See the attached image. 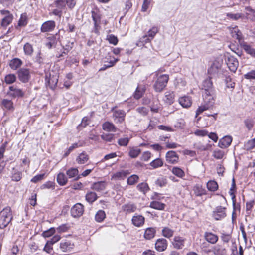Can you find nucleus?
<instances>
[{"mask_svg": "<svg viewBox=\"0 0 255 255\" xmlns=\"http://www.w3.org/2000/svg\"><path fill=\"white\" fill-rule=\"evenodd\" d=\"M13 218L11 208L7 206L0 212V229H3L8 226Z\"/></svg>", "mask_w": 255, "mask_h": 255, "instance_id": "f257e3e1", "label": "nucleus"}, {"mask_svg": "<svg viewBox=\"0 0 255 255\" xmlns=\"http://www.w3.org/2000/svg\"><path fill=\"white\" fill-rule=\"evenodd\" d=\"M204 103L199 106L196 111V116L202 113L204 111L211 109L215 103V97L203 96Z\"/></svg>", "mask_w": 255, "mask_h": 255, "instance_id": "f03ea898", "label": "nucleus"}, {"mask_svg": "<svg viewBox=\"0 0 255 255\" xmlns=\"http://www.w3.org/2000/svg\"><path fill=\"white\" fill-rule=\"evenodd\" d=\"M203 96L215 97V91L210 77L205 79L202 83Z\"/></svg>", "mask_w": 255, "mask_h": 255, "instance_id": "7ed1b4c3", "label": "nucleus"}, {"mask_svg": "<svg viewBox=\"0 0 255 255\" xmlns=\"http://www.w3.org/2000/svg\"><path fill=\"white\" fill-rule=\"evenodd\" d=\"M169 80V76L167 74L160 75L158 77L155 82L153 88L156 92H161L166 86Z\"/></svg>", "mask_w": 255, "mask_h": 255, "instance_id": "20e7f679", "label": "nucleus"}, {"mask_svg": "<svg viewBox=\"0 0 255 255\" xmlns=\"http://www.w3.org/2000/svg\"><path fill=\"white\" fill-rule=\"evenodd\" d=\"M25 92L19 88L17 85H12L9 87L7 95L13 99H20L24 97Z\"/></svg>", "mask_w": 255, "mask_h": 255, "instance_id": "39448f33", "label": "nucleus"}, {"mask_svg": "<svg viewBox=\"0 0 255 255\" xmlns=\"http://www.w3.org/2000/svg\"><path fill=\"white\" fill-rule=\"evenodd\" d=\"M58 81V75L52 72H48L45 74V82L51 89H54Z\"/></svg>", "mask_w": 255, "mask_h": 255, "instance_id": "423d86ee", "label": "nucleus"}, {"mask_svg": "<svg viewBox=\"0 0 255 255\" xmlns=\"http://www.w3.org/2000/svg\"><path fill=\"white\" fill-rule=\"evenodd\" d=\"M111 111L113 112V118L116 123L122 124L125 121L126 113L124 110H115V108H113Z\"/></svg>", "mask_w": 255, "mask_h": 255, "instance_id": "0eeeda50", "label": "nucleus"}, {"mask_svg": "<svg viewBox=\"0 0 255 255\" xmlns=\"http://www.w3.org/2000/svg\"><path fill=\"white\" fill-rule=\"evenodd\" d=\"M18 79L22 83H25L29 81L31 78L29 69L27 68H20L17 71Z\"/></svg>", "mask_w": 255, "mask_h": 255, "instance_id": "6e6552de", "label": "nucleus"}, {"mask_svg": "<svg viewBox=\"0 0 255 255\" xmlns=\"http://www.w3.org/2000/svg\"><path fill=\"white\" fill-rule=\"evenodd\" d=\"M1 14L4 16L1 20V25L2 27L5 28L12 22L13 16L8 10H1Z\"/></svg>", "mask_w": 255, "mask_h": 255, "instance_id": "1a4fd4ad", "label": "nucleus"}, {"mask_svg": "<svg viewBox=\"0 0 255 255\" xmlns=\"http://www.w3.org/2000/svg\"><path fill=\"white\" fill-rule=\"evenodd\" d=\"M225 207L221 206H217L213 212V217L216 220H221L226 216Z\"/></svg>", "mask_w": 255, "mask_h": 255, "instance_id": "9d476101", "label": "nucleus"}, {"mask_svg": "<svg viewBox=\"0 0 255 255\" xmlns=\"http://www.w3.org/2000/svg\"><path fill=\"white\" fill-rule=\"evenodd\" d=\"M84 211V206L81 203H76L71 209V215L74 218H78L83 215Z\"/></svg>", "mask_w": 255, "mask_h": 255, "instance_id": "9b49d317", "label": "nucleus"}, {"mask_svg": "<svg viewBox=\"0 0 255 255\" xmlns=\"http://www.w3.org/2000/svg\"><path fill=\"white\" fill-rule=\"evenodd\" d=\"M56 23L53 20L44 22L41 25L40 30L42 33L52 31L55 28Z\"/></svg>", "mask_w": 255, "mask_h": 255, "instance_id": "f8f14e48", "label": "nucleus"}, {"mask_svg": "<svg viewBox=\"0 0 255 255\" xmlns=\"http://www.w3.org/2000/svg\"><path fill=\"white\" fill-rule=\"evenodd\" d=\"M227 64L231 72L235 73L239 66L238 59L233 56H230L228 57Z\"/></svg>", "mask_w": 255, "mask_h": 255, "instance_id": "ddd939ff", "label": "nucleus"}, {"mask_svg": "<svg viewBox=\"0 0 255 255\" xmlns=\"http://www.w3.org/2000/svg\"><path fill=\"white\" fill-rule=\"evenodd\" d=\"M166 160L170 164H175L178 162L179 156L174 151H169L166 154Z\"/></svg>", "mask_w": 255, "mask_h": 255, "instance_id": "4468645a", "label": "nucleus"}, {"mask_svg": "<svg viewBox=\"0 0 255 255\" xmlns=\"http://www.w3.org/2000/svg\"><path fill=\"white\" fill-rule=\"evenodd\" d=\"M168 245L167 240L164 238H160L156 240L155 246V249L158 252H163L165 251Z\"/></svg>", "mask_w": 255, "mask_h": 255, "instance_id": "2eb2a0df", "label": "nucleus"}, {"mask_svg": "<svg viewBox=\"0 0 255 255\" xmlns=\"http://www.w3.org/2000/svg\"><path fill=\"white\" fill-rule=\"evenodd\" d=\"M232 141V138L231 136H225L219 140V146L221 148H225L229 147Z\"/></svg>", "mask_w": 255, "mask_h": 255, "instance_id": "dca6fc26", "label": "nucleus"}, {"mask_svg": "<svg viewBox=\"0 0 255 255\" xmlns=\"http://www.w3.org/2000/svg\"><path fill=\"white\" fill-rule=\"evenodd\" d=\"M145 218L143 216L139 215H135L132 218L133 224L136 227H141L144 223Z\"/></svg>", "mask_w": 255, "mask_h": 255, "instance_id": "f3484780", "label": "nucleus"}, {"mask_svg": "<svg viewBox=\"0 0 255 255\" xmlns=\"http://www.w3.org/2000/svg\"><path fill=\"white\" fill-rule=\"evenodd\" d=\"M185 240L180 236H175L174 238L173 245L174 247L177 249H181L184 246Z\"/></svg>", "mask_w": 255, "mask_h": 255, "instance_id": "a211bd4d", "label": "nucleus"}, {"mask_svg": "<svg viewBox=\"0 0 255 255\" xmlns=\"http://www.w3.org/2000/svg\"><path fill=\"white\" fill-rule=\"evenodd\" d=\"M204 238L207 242L212 244L216 243L218 240V236L211 232H206L204 234Z\"/></svg>", "mask_w": 255, "mask_h": 255, "instance_id": "6ab92c4d", "label": "nucleus"}, {"mask_svg": "<svg viewBox=\"0 0 255 255\" xmlns=\"http://www.w3.org/2000/svg\"><path fill=\"white\" fill-rule=\"evenodd\" d=\"M78 170L76 168H71L68 170L66 172V174L69 178H74V180L77 181L80 178V176L78 175Z\"/></svg>", "mask_w": 255, "mask_h": 255, "instance_id": "aec40b11", "label": "nucleus"}, {"mask_svg": "<svg viewBox=\"0 0 255 255\" xmlns=\"http://www.w3.org/2000/svg\"><path fill=\"white\" fill-rule=\"evenodd\" d=\"M106 187V183L104 181H99L92 184L91 189L98 192L104 190Z\"/></svg>", "mask_w": 255, "mask_h": 255, "instance_id": "412c9836", "label": "nucleus"}, {"mask_svg": "<svg viewBox=\"0 0 255 255\" xmlns=\"http://www.w3.org/2000/svg\"><path fill=\"white\" fill-rule=\"evenodd\" d=\"M122 208L126 214H129L135 212L137 209V207L134 204L128 203L123 205Z\"/></svg>", "mask_w": 255, "mask_h": 255, "instance_id": "4be33fe9", "label": "nucleus"}, {"mask_svg": "<svg viewBox=\"0 0 255 255\" xmlns=\"http://www.w3.org/2000/svg\"><path fill=\"white\" fill-rule=\"evenodd\" d=\"M179 103L184 108H188L192 105L191 99L188 96H183L180 98Z\"/></svg>", "mask_w": 255, "mask_h": 255, "instance_id": "5701e85b", "label": "nucleus"}, {"mask_svg": "<svg viewBox=\"0 0 255 255\" xmlns=\"http://www.w3.org/2000/svg\"><path fill=\"white\" fill-rule=\"evenodd\" d=\"M174 94L173 92L167 91L165 93L164 101L168 105H171L174 101Z\"/></svg>", "mask_w": 255, "mask_h": 255, "instance_id": "b1692460", "label": "nucleus"}, {"mask_svg": "<svg viewBox=\"0 0 255 255\" xmlns=\"http://www.w3.org/2000/svg\"><path fill=\"white\" fill-rule=\"evenodd\" d=\"M221 67V64L218 62H214L210 68H209L208 70V72L209 74L210 75H215L216 74H218L219 72V70L220 69Z\"/></svg>", "mask_w": 255, "mask_h": 255, "instance_id": "393cba45", "label": "nucleus"}, {"mask_svg": "<svg viewBox=\"0 0 255 255\" xmlns=\"http://www.w3.org/2000/svg\"><path fill=\"white\" fill-rule=\"evenodd\" d=\"M102 128L104 130L108 132H116L117 128L113 123L109 122H106L102 125Z\"/></svg>", "mask_w": 255, "mask_h": 255, "instance_id": "a878e982", "label": "nucleus"}, {"mask_svg": "<svg viewBox=\"0 0 255 255\" xmlns=\"http://www.w3.org/2000/svg\"><path fill=\"white\" fill-rule=\"evenodd\" d=\"M22 61L18 58H14L10 60L9 66L13 70H16L22 65Z\"/></svg>", "mask_w": 255, "mask_h": 255, "instance_id": "bb28decb", "label": "nucleus"}, {"mask_svg": "<svg viewBox=\"0 0 255 255\" xmlns=\"http://www.w3.org/2000/svg\"><path fill=\"white\" fill-rule=\"evenodd\" d=\"M156 232L155 228H147L145 231L144 236L146 239L150 240L154 237Z\"/></svg>", "mask_w": 255, "mask_h": 255, "instance_id": "cd10ccee", "label": "nucleus"}, {"mask_svg": "<svg viewBox=\"0 0 255 255\" xmlns=\"http://www.w3.org/2000/svg\"><path fill=\"white\" fill-rule=\"evenodd\" d=\"M22 177V173L13 168L11 173V180L15 182L20 181Z\"/></svg>", "mask_w": 255, "mask_h": 255, "instance_id": "c85d7f7f", "label": "nucleus"}, {"mask_svg": "<svg viewBox=\"0 0 255 255\" xmlns=\"http://www.w3.org/2000/svg\"><path fill=\"white\" fill-rule=\"evenodd\" d=\"M193 191L196 196H201L206 194V191L199 184H196L193 188Z\"/></svg>", "mask_w": 255, "mask_h": 255, "instance_id": "c756f323", "label": "nucleus"}, {"mask_svg": "<svg viewBox=\"0 0 255 255\" xmlns=\"http://www.w3.org/2000/svg\"><path fill=\"white\" fill-rule=\"evenodd\" d=\"M213 252L215 255H225L226 254L225 248L219 245H217L214 247Z\"/></svg>", "mask_w": 255, "mask_h": 255, "instance_id": "7c9ffc66", "label": "nucleus"}, {"mask_svg": "<svg viewBox=\"0 0 255 255\" xmlns=\"http://www.w3.org/2000/svg\"><path fill=\"white\" fill-rule=\"evenodd\" d=\"M174 232V230L167 227H163L161 231L162 235L168 239L173 237Z\"/></svg>", "mask_w": 255, "mask_h": 255, "instance_id": "2f4dec72", "label": "nucleus"}, {"mask_svg": "<svg viewBox=\"0 0 255 255\" xmlns=\"http://www.w3.org/2000/svg\"><path fill=\"white\" fill-rule=\"evenodd\" d=\"M149 206L154 209L163 210H164L166 205L159 201H153L150 202Z\"/></svg>", "mask_w": 255, "mask_h": 255, "instance_id": "473e14b6", "label": "nucleus"}, {"mask_svg": "<svg viewBox=\"0 0 255 255\" xmlns=\"http://www.w3.org/2000/svg\"><path fill=\"white\" fill-rule=\"evenodd\" d=\"M57 182L60 186L66 185L68 182V179L66 175L63 173H59L57 176Z\"/></svg>", "mask_w": 255, "mask_h": 255, "instance_id": "72a5a7b5", "label": "nucleus"}, {"mask_svg": "<svg viewBox=\"0 0 255 255\" xmlns=\"http://www.w3.org/2000/svg\"><path fill=\"white\" fill-rule=\"evenodd\" d=\"M242 47L245 51L252 58H255V49L246 43L243 44Z\"/></svg>", "mask_w": 255, "mask_h": 255, "instance_id": "f704fd0d", "label": "nucleus"}, {"mask_svg": "<svg viewBox=\"0 0 255 255\" xmlns=\"http://www.w3.org/2000/svg\"><path fill=\"white\" fill-rule=\"evenodd\" d=\"M66 5V0H55L51 6L62 10L65 8Z\"/></svg>", "mask_w": 255, "mask_h": 255, "instance_id": "c9c22d12", "label": "nucleus"}, {"mask_svg": "<svg viewBox=\"0 0 255 255\" xmlns=\"http://www.w3.org/2000/svg\"><path fill=\"white\" fill-rule=\"evenodd\" d=\"M73 244L69 241L62 242L60 243V248L63 252H67L73 248Z\"/></svg>", "mask_w": 255, "mask_h": 255, "instance_id": "e433bc0d", "label": "nucleus"}, {"mask_svg": "<svg viewBox=\"0 0 255 255\" xmlns=\"http://www.w3.org/2000/svg\"><path fill=\"white\" fill-rule=\"evenodd\" d=\"M85 198L88 202L92 204L97 199L98 196L96 193L89 192L86 194Z\"/></svg>", "mask_w": 255, "mask_h": 255, "instance_id": "4c0bfd02", "label": "nucleus"}, {"mask_svg": "<svg viewBox=\"0 0 255 255\" xmlns=\"http://www.w3.org/2000/svg\"><path fill=\"white\" fill-rule=\"evenodd\" d=\"M47 40L45 45L48 49L55 47L57 44L56 38L54 36L47 38Z\"/></svg>", "mask_w": 255, "mask_h": 255, "instance_id": "58836bf2", "label": "nucleus"}, {"mask_svg": "<svg viewBox=\"0 0 255 255\" xmlns=\"http://www.w3.org/2000/svg\"><path fill=\"white\" fill-rule=\"evenodd\" d=\"M89 159L88 155L84 152L80 153L76 159V161L78 164H84Z\"/></svg>", "mask_w": 255, "mask_h": 255, "instance_id": "ea45409f", "label": "nucleus"}, {"mask_svg": "<svg viewBox=\"0 0 255 255\" xmlns=\"http://www.w3.org/2000/svg\"><path fill=\"white\" fill-rule=\"evenodd\" d=\"M2 106L8 110H13V103L10 100H8L6 99H4L2 101Z\"/></svg>", "mask_w": 255, "mask_h": 255, "instance_id": "a19ab883", "label": "nucleus"}, {"mask_svg": "<svg viewBox=\"0 0 255 255\" xmlns=\"http://www.w3.org/2000/svg\"><path fill=\"white\" fill-rule=\"evenodd\" d=\"M207 188L209 191L214 192L218 189V185L216 181L210 180L207 183Z\"/></svg>", "mask_w": 255, "mask_h": 255, "instance_id": "79ce46f5", "label": "nucleus"}, {"mask_svg": "<svg viewBox=\"0 0 255 255\" xmlns=\"http://www.w3.org/2000/svg\"><path fill=\"white\" fill-rule=\"evenodd\" d=\"M226 16L229 19L233 20H238L240 18H243L244 14L241 13H227Z\"/></svg>", "mask_w": 255, "mask_h": 255, "instance_id": "37998d69", "label": "nucleus"}, {"mask_svg": "<svg viewBox=\"0 0 255 255\" xmlns=\"http://www.w3.org/2000/svg\"><path fill=\"white\" fill-rule=\"evenodd\" d=\"M171 171L173 174L179 178H183L185 176V172L179 167H174Z\"/></svg>", "mask_w": 255, "mask_h": 255, "instance_id": "c03bdc74", "label": "nucleus"}, {"mask_svg": "<svg viewBox=\"0 0 255 255\" xmlns=\"http://www.w3.org/2000/svg\"><path fill=\"white\" fill-rule=\"evenodd\" d=\"M106 217L105 212L102 210H99L95 215V220L98 222H102Z\"/></svg>", "mask_w": 255, "mask_h": 255, "instance_id": "a18cd8bd", "label": "nucleus"}, {"mask_svg": "<svg viewBox=\"0 0 255 255\" xmlns=\"http://www.w3.org/2000/svg\"><path fill=\"white\" fill-rule=\"evenodd\" d=\"M163 165V162L160 158H156L150 162V165L152 167L153 169L157 168L162 166Z\"/></svg>", "mask_w": 255, "mask_h": 255, "instance_id": "49530a36", "label": "nucleus"}, {"mask_svg": "<svg viewBox=\"0 0 255 255\" xmlns=\"http://www.w3.org/2000/svg\"><path fill=\"white\" fill-rule=\"evenodd\" d=\"M23 50L25 55H31L33 52V49L32 45L29 43H26L23 47Z\"/></svg>", "mask_w": 255, "mask_h": 255, "instance_id": "de8ad7c7", "label": "nucleus"}, {"mask_svg": "<svg viewBox=\"0 0 255 255\" xmlns=\"http://www.w3.org/2000/svg\"><path fill=\"white\" fill-rule=\"evenodd\" d=\"M137 189L142 192L144 194H145L149 190V187L146 183H140L137 186Z\"/></svg>", "mask_w": 255, "mask_h": 255, "instance_id": "09e8293b", "label": "nucleus"}, {"mask_svg": "<svg viewBox=\"0 0 255 255\" xmlns=\"http://www.w3.org/2000/svg\"><path fill=\"white\" fill-rule=\"evenodd\" d=\"M16 79V76L13 74H9L5 76L4 81L7 84H11L14 83Z\"/></svg>", "mask_w": 255, "mask_h": 255, "instance_id": "8fccbe9b", "label": "nucleus"}, {"mask_svg": "<svg viewBox=\"0 0 255 255\" xmlns=\"http://www.w3.org/2000/svg\"><path fill=\"white\" fill-rule=\"evenodd\" d=\"M139 177L135 174H133L129 177L127 179V183L128 185H132L138 182Z\"/></svg>", "mask_w": 255, "mask_h": 255, "instance_id": "3c124183", "label": "nucleus"}, {"mask_svg": "<svg viewBox=\"0 0 255 255\" xmlns=\"http://www.w3.org/2000/svg\"><path fill=\"white\" fill-rule=\"evenodd\" d=\"M27 24V17L26 13L21 15L20 18L18 21V26H25Z\"/></svg>", "mask_w": 255, "mask_h": 255, "instance_id": "603ef678", "label": "nucleus"}, {"mask_svg": "<svg viewBox=\"0 0 255 255\" xmlns=\"http://www.w3.org/2000/svg\"><path fill=\"white\" fill-rule=\"evenodd\" d=\"M244 124L246 128L249 130H251L254 125V120L252 118H248L244 120Z\"/></svg>", "mask_w": 255, "mask_h": 255, "instance_id": "864d4df0", "label": "nucleus"}, {"mask_svg": "<svg viewBox=\"0 0 255 255\" xmlns=\"http://www.w3.org/2000/svg\"><path fill=\"white\" fill-rule=\"evenodd\" d=\"M151 40V39L147 35H145L143 36H142L139 40V41L137 43V45L139 46H143L145 43H147L149 42H150Z\"/></svg>", "mask_w": 255, "mask_h": 255, "instance_id": "5fc2aeb1", "label": "nucleus"}, {"mask_svg": "<svg viewBox=\"0 0 255 255\" xmlns=\"http://www.w3.org/2000/svg\"><path fill=\"white\" fill-rule=\"evenodd\" d=\"M225 155L224 151L221 150H216L213 152V156L217 159H221Z\"/></svg>", "mask_w": 255, "mask_h": 255, "instance_id": "6e6d98bb", "label": "nucleus"}, {"mask_svg": "<svg viewBox=\"0 0 255 255\" xmlns=\"http://www.w3.org/2000/svg\"><path fill=\"white\" fill-rule=\"evenodd\" d=\"M140 152L141 150L139 148H132L129 152V155L131 158H134L137 157Z\"/></svg>", "mask_w": 255, "mask_h": 255, "instance_id": "4d7b16f0", "label": "nucleus"}, {"mask_svg": "<svg viewBox=\"0 0 255 255\" xmlns=\"http://www.w3.org/2000/svg\"><path fill=\"white\" fill-rule=\"evenodd\" d=\"M158 29L157 27L154 26L148 31L147 36L151 39H153L155 34L158 32Z\"/></svg>", "mask_w": 255, "mask_h": 255, "instance_id": "13d9d810", "label": "nucleus"}, {"mask_svg": "<svg viewBox=\"0 0 255 255\" xmlns=\"http://www.w3.org/2000/svg\"><path fill=\"white\" fill-rule=\"evenodd\" d=\"M144 91L137 87L134 94V97L136 99H139L143 95Z\"/></svg>", "mask_w": 255, "mask_h": 255, "instance_id": "bf43d9fd", "label": "nucleus"}, {"mask_svg": "<svg viewBox=\"0 0 255 255\" xmlns=\"http://www.w3.org/2000/svg\"><path fill=\"white\" fill-rule=\"evenodd\" d=\"M107 40L110 44L116 45L118 42V38L113 34L109 35L107 37Z\"/></svg>", "mask_w": 255, "mask_h": 255, "instance_id": "052dcab7", "label": "nucleus"}, {"mask_svg": "<svg viewBox=\"0 0 255 255\" xmlns=\"http://www.w3.org/2000/svg\"><path fill=\"white\" fill-rule=\"evenodd\" d=\"M114 135L110 133H105L101 135V138L107 142H111L113 139Z\"/></svg>", "mask_w": 255, "mask_h": 255, "instance_id": "680f3d73", "label": "nucleus"}, {"mask_svg": "<svg viewBox=\"0 0 255 255\" xmlns=\"http://www.w3.org/2000/svg\"><path fill=\"white\" fill-rule=\"evenodd\" d=\"M7 144L8 142L7 141H5L0 147V161H3L2 159L4 157V153L5 151L6 147L7 146Z\"/></svg>", "mask_w": 255, "mask_h": 255, "instance_id": "e2e57ef3", "label": "nucleus"}, {"mask_svg": "<svg viewBox=\"0 0 255 255\" xmlns=\"http://www.w3.org/2000/svg\"><path fill=\"white\" fill-rule=\"evenodd\" d=\"M55 188V183L52 181H47L45 183L42 185L41 186V189H54Z\"/></svg>", "mask_w": 255, "mask_h": 255, "instance_id": "0e129e2a", "label": "nucleus"}, {"mask_svg": "<svg viewBox=\"0 0 255 255\" xmlns=\"http://www.w3.org/2000/svg\"><path fill=\"white\" fill-rule=\"evenodd\" d=\"M55 229L54 228H51L45 231L42 233V235L44 237H49L54 234Z\"/></svg>", "mask_w": 255, "mask_h": 255, "instance_id": "69168bd1", "label": "nucleus"}, {"mask_svg": "<svg viewBox=\"0 0 255 255\" xmlns=\"http://www.w3.org/2000/svg\"><path fill=\"white\" fill-rule=\"evenodd\" d=\"M244 77L246 79H255V69L245 74Z\"/></svg>", "mask_w": 255, "mask_h": 255, "instance_id": "338daca9", "label": "nucleus"}, {"mask_svg": "<svg viewBox=\"0 0 255 255\" xmlns=\"http://www.w3.org/2000/svg\"><path fill=\"white\" fill-rule=\"evenodd\" d=\"M167 179L163 177L158 178L156 181V184L160 187L165 186L167 184Z\"/></svg>", "mask_w": 255, "mask_h": 255, "instance_id": "774afa93", "label": "nucleus"}]
</instances>
